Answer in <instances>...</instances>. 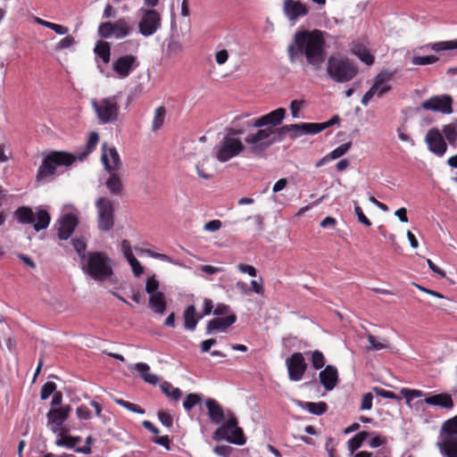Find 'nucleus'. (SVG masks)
I'll return each mask as SVG.
<instances>
[{"label": "nucleus", "instance_id": "obj_1", "mask_svg": "<svg viewBox=\"0 0 457 457\" xmlns=\"http://www.w3.org/2000/svg\"><path fill=\"white\" fill-rule=\"evenodd\" d=\"M328 33L320 29H302L295 33L287 46L291 63L305 59L306 64L313 70H320L326 60Z\"/></svg>", "mask_w": 457, "mask_h": 457}, {"label": "nucleus", "instance_id": "obj_2", "mask_svg": "<svg viewBox=\"0 0 457 457\" xmlns=\"http://www.w3.org/2000/svg\"><path fill=\"white\" fill-rule=\"evenodd\" d=\"M80 262L85 274L95 280H104L113 274L112 262L104 252H88Z\"/></svg>", "mask_w": 457, "mask_h": 457}, {"label": "nucleus", "instance_id": "obj_3", "mask_svg": "<svg viewBox=\"0 0 457 457\" xmlns=\"http://www.w3.org/2000/svg\"><path fill=\"white\" fill-rule=\"evenodd\" d=\"M328 78L337 83H346L355 78L358 67L355 62L343 55H330L326 62Z\"/></svg>", "mask_w": 457, "mask_h": 457}, {"label": "nucleus", "instance_id": "obj_4", "mask_svg": "<svg viewBox=\"0 0 457 457\" xmlns=\"http://www.w3.org/2000/svg\"><path fill=\"white\" fill-rule=\"evenodd\" d=\"M242 133V129H229L227 135L215 145L213 149L214 157L220 162H228L232 158L239 155L245 149V145L242 140L237 137Z\"/></svg>", "mask_w": 457, "mask_h": 457}, {"label": "nucleus", "instance_id": "obj_5", "mask_svg": "<svg viewBox=\"0 0 457 457\" xmlns=\"http://www.w3.org/2000/svg\"><path fill=\"white\" fill-rule=\"evenodd\" d=\"M73 155L65 152H53L46 155L37 173V181L48 182L53 179L58 166H70L73 163Z\"/></svg>", "mask_w": 457, "mask_h": 457}, {"label": "nucleus", "instance_id": "obj_6", "mask_svg": "<svg viewBox=\"0 0 457 457\" xmlns=\"http://www.w3.org/2000/svg\"><path fill=\"white\" fill-rule=\"evenodd\" d=\"M245 137V143L251 154L262 155L276 142L275 130L271 128H258Z\"/></svg>", "mask_w": 457, "mask_h": 457}, {"label": "nucleus", "instance_id": "obj_7", "mask_svg": "<svg viewBox=\"0 0 457 457\" xmlns=\"http://www.w3.org/2000/svg\"><path fill=\"white\" fill-rule=\"evenodd\" d=\"M14 218L21 224H31L36 231L46 229L51 221L50 213L37 208L36 213L29 206H21L14 212Z\"/></svg>", "mask_w": 457, "mask_h": 457}, {"label": "nucleus", "instance_id": "obj_8", "mask_svg": "<svg viewBox=\"0 0 457 457\" xmlns=\"http://www.w3.org/2000/svg\"><path fill=\"white\" fill-rule=\"evenodd\" d=\"M95 206L97 228L104 233L110 232L115 223L114 202L106 196H100L96 199Z\"/></svg>", "mask_w": 457, "mask_h": 457}, {"label": "nucleus", "instance_id": "obj_9", "mask_svg": "<svg viewBox=\"0 0 457 457\" xmlns=\"http://www.w3.org/2000/svg\"><path fill=\"white\" fill-rule=\"evenodd\" d=\"M228 420L218 428L213 439L216 441L226 440L237 445L245 444L243 429L237 426V420L231 411H228Z\"/></svg>", "mask_w": 457, "mask_h": 457}, {"label": "nucleus", "instance_id": "obj_10", "mask_svg": "<svg viewBox=\"0 0 457 457\" xmlns=\"http://www.w3.org/2000/svg\"><path fill=\"white\" fill-rule=\"evenodd\" d=\"M92 107L100 124L114 123L119 119L120 105L116 96L92 101Z\"/></svg>", "mask_w": 457, "mask_h": 457}, {"label": "nucleus", "instance_id": "obj_11", "mask_svg": "<svg viewBox=\"0 0 457 457\" xmlns=\"http://www.w3.org/2000/svg\"><path fill=\"white\" fill-rule=\"evenodd\" d=\"M139 13L140 20L138 21V31L143 37H151L161 29V13L154 8L141 7L139 9Z\"/></svg>", "mask_w": 457, "mask_h": 457}, {"label": "nucleus", "instance_id": "obj_12", "mask_svg": "<svg viewBox=\"0 0 457 457\" xmlns=\"http://www.w3.org/2000/svg\"><path fill=\"white\" fill-rule=\"evenodd\" d=\"M131 32L132 27L125 18H120L114 22H101L97 29L98 36L102 38L120 39L129 36Z\"/></svg>", "mask_w": 457, "mask_h": 457}, {"label": "nucleus", "instance_id": "obj_13", "mask_svg": "<svg viewBox=\"0 0 457 457\" xmlns=\"http://www.w3.org/2000/svg\"><path fill=\"white\" fill-rule=\"evenodd\" d=\"M72 408L70 405H63L57 408H52L46 413L47 425L54 434H65L69 431L64 427L65 421L70 417Z\"/></svg>", "mask_w": 457, "mask_h": 457}, {"label": "nucleus", "instance_id": "obj_14", "mask_svg": "<svg viewBox=\"0 0 457 457\" xmlns=\"http://www.w3.org/2000/svg\"><path fill=\"white\" fill-rule=\"evenodd\" d=\"M287 111L284 108H278L267 114L259 118L248 120L245 121V126L249 128H271L280 125L285 119Z\"/></svg>", "mask_w": 457, "mask_h": 457}, {"label": "nucleus", "instance_id": "obj_15", "mask_svg": "<svg viewBox=\"0 0 457 457\" xmlns=\"http://www.w3.org/2000/svg\"><path fill=\"white\" fill-rule=\"evenodd\" d=\"M288 378L291 381H300L307 370L308 365L302 353H294L286 359Z\"/></svg>", "mask_w": 457, "mask_h": 457}, {"label": "nucleus", "instance_id": "obj_16", "mask_svg": "<svg viewBox=\"0 0 457 457\" xmlns=\"http://www.w3.org/2000/svg\"><path fill=\"white\" fill-rule=\"evenodd\" d=\"M395 74L396 70L384 69L376 75L371 88L377 94V97L381 98L392 90L391 84Z\"/></svg>", "mask_w": 457, "mask_h": 457}, {"label": "nucleus", "instance_id": "obj_17", "mask_svg": "<svg viewBox=\"0 0 457 457\" xmlns=\"http://www.w3.org/2000/svg\"><path fill=\"white\" fill-rule=\"evenodd\" d=\"M421 107L427 111L450 114L453 112V98L449 95L435 96L424 101Z\"/></svg>", "mask_w": 457, "mask_h": 457}, {"label": "nucleus", "instance_id": "obj_18", "mask_svg": "<svg viewBox=\"0 0 457 457\" xmlns=\"http://www.w3.org/2000/svg\"><path fill=\"white\" fill-rule=\"evenodd\" d=\"M139 65L137 57L133 54L122 55L112 62V70L120 79H125Z\"/></svg>", "mask_w": 457, "mask_h": 457}, {"label": "nucleus", "instance_id": "obj_19", "mask_svg": "<svg viewBox=\"0 0 457 457\" xmlns=\"http://www.w3.org/2000/svg\"><path fill=\"white\" fill-rule=\"evenodd\" d=\"M283 12L289 21L295 22L309 13V6L300 0H284Z\"/></svg>", "mask_w": 457, "mask_h": 457}, {"label": "nucleus", "instance_id": "obj_20", "mask_svg": "<svg viewBox=\"0 0 457 457\" xmlns=\"http://www.w3.org/2000/svg\"><path fill=\"white\" fill-rule=\"evenodd\" d=\"M425 141L428 148L433 154L442 156L447 149V145L441 132L436 129H429L426 135Z\"/></svg>", "mask_w": 457, "mask_h": 457}, {"label": "nucleus", "instance_id": "obj_21", "mask_svg": "<svg viewBox=\"0 0 457 457\" xmlns=\"http://www.w3.org/2000/svg\"><path fill=\"white\" fill-rule=\"evenodd\" d=\"M58 237L67 240L73 234L79 224V219L74 213H64L58 220Z\"/></svg>", "mask_w": 457, "mask_h": 457}, {"label": "nucleus", "instance_id": "obj_22", "mask_svg": "<svg viewBox=\"0 0 457 457\" xmlns=\"http://www.w3.org/2000/svg\"><path fill=\"white\" fill-rule=\"evenodd\" d=\"M102 162L106 171H120L121 161L115 147L107 148L103 145Z\"/></svg>", "mask_w": 457, "mask_h": 457}, {"label": "nucleus", "instance_id": "obj_23", "mask_svg": "<svg viewBox=\"0 0 457 457\" xmlns=\"http://www.w3.org/2000/svg\"><path fill=\"white\" fill-rule=\"evenodd\" d=\"M237 320L235 314H230L225 318H214L207 322L206 333L212 334L213 332H224L234 324Z\"/></svg>", "mask_w": 457, "mask_h": 457}, {"label": "nucleus", "instance_id": "obj_24", "mask_svg": "<svg viewBox=\"0 0 457 457\" xmlns=\"http://www.w3.org/2000/svg\"><path fill=\"white\" fill-rule=\"evenodd\" d=\"M320 381L326 390H332L337 383V370L334 366L328 365L319 374Z\"/></svg>", "mask_w": 457, "mask_h": 457}, {"label": "nucleus", "instance_id": "obj_25", "mask_svg": "<svg viewBox=\"0 0 457 457\" xmlns=\"http://www.w3.org/2000/svg\"><path fill=\"white\" fill-rule=\"evenodd\" d=\"M340 119L337 115H334L329 120L326 122H303V129L304 135H316L322 130L339 123Z\"/></svg>", "mask_w": 457, "mask_h": 457}, {"label": "nucleus", "instance_id": "obj_26", "mask_svg": "<svg viewBox=\"0 0 457 457\" xmlns=\"http://www.w3.org/2000/svg\"><path fill=\"white\" fill-rule=\"evenodd\" d=\"M205 406L208 410L209 418L212 423L220 424L224 420V411L216 400L212 398L207 399L205 401Z\"/></svg>", "mask_w": 457, "mask_h": 457}, {"label": "nucleus", "instance_id": "obj_27", "mask_svg": "<svg viewBox=\"0 0 457 457\" xmlns=\"http://www.w3.org/2000/svg\"><path fill=\"white\" fill-rule=\"evenodd\" d=\"M109 176L105 180V187L111 195L118 196L123 193V184L119 171H107Z\"/></svg>", "mask_w": 457, "mask_h": 457}, {"label": "nucleus", "instance_id": "obj_28", "mask_svg": "<svg viewBox=\"0 0 457 457\" xmlns=\"http://www.w3.org/2000/svg\"><path fill=\"white\" fill-rule=\"evenodd\" d=\"M351 52L365 64L371 65L374 63V55L363 44L353 42L351 47Z\"/></svg>", "mask_w": 457, "mask_h": 457}, {"label": "nucleus", "instance_id": "obj_29", "mask_svg": "<svg viewBox=\"0 0 457 457\" xmlns=\"http://www.w3.org/2000/svg\"><path fill=\"white\" fill-rule=\"evenodd\" d=\"M183 319L185 328L193 331L195 329L198 321L202 319V316L197 314L195 306L191 304L185 309L183 312Z\"/></svg>", "mask_w": 457, "mask_h": 457}, {"label": "nucleus", "instance_id": "obj_30", "mask_svg": "<svg viewBox=\"0 0 457 457\" xmlns=\"http://www.w3.org/2000/svg\"><path fill=\"white\" fill-rule=\"evenodd\" d=\"M439 446L447 457H457V435L445 434Z\"/></svg>", "mask_w": 457, "mask_h": 457}, {"label": "nucleus", "instance_id": "obj_31", "mask_svg": "<svg viewBox=\"0 0 457 457\" xmlns=\"http://www.w3.org/2000/svg\"><path fill=\"white\" fill-rule=\"evenodd\" d=\"M134 370L138 373L140 378L148 384L156 385L160 380L158 376L151 373L150 366L145 362L136 363Z\"/></svg>", "mask_w": 457, "mask_h": 457}, {"label": "nucleus", "instance_id": "obj_32", "mask_svg": "<svg viewBox=\"0 0 457 457\" xmlns=\"http://www.w3.org/2000/svg\"><path fill=\"white\" fill-rule=\"evenodd\" d=\"M425 403L429 405L451 409L453 406L452 396L448 394H439L425 398Z\"/></svg>", "mask_w": 457, "mask_h": 457}, {"label": "nucleus", "instance_id": "obj_33", "mask_svg": "<svg viewBox=\"0 0 457 457\" xmlns=\"http://www.w3.org/2000/svg\"><path fill=\"white\" fill-rule=\"evenodd\" d=\"M149 306L157 314H163L166 310L167 303L163 293H156L150 295Z\"/></svg>", "mask_w": 457, "mask_h": 457}, {"label": "nucleus", "instance_id": "obj_34", "mask_svg": "<svg viewBox=\"0 0 457 457\" xmlns=\"http://www.w3.org/2000/svg\"><path fill=\"white\" fill-rule=\"evenodd\" d=\"M95 54L107 64L111 60V46L107 41H98L94 48Z\"/></svg>", "mask_w": 457, "mask_h": 457}, {"label": "nucleus", "instance_id": "obj_35", "mask_svg": "<svg viewBox=\"0 0 457 457\" xmlns=\"http://www.w3.org/2000/svg\"><path fill=\"white\" fill-rule=\"evenodd\" d=\"M420 48L421 49L429 48L436 53L448 51V50H455V49H457V39L431 43V44L423 46Z\"/></svg>", "mask_w": 457, "mask_h": 457}, {"label": "nucleus", "instance_id": "obj_36", "mask_svg": "<svg viewBox=\"0 0 457 457\" xmlns=\"http://www.w3.org/2000/svg\"><path fill=\"white\" fill-rule=\"evenodd\" d=\"M370 436L368 431H361L350 438L347 442L348 449L353 453L359 449L363 442Z\"/></svg>", "mask_w": 457, "mask_h": 457}, {"label": "nucleus", "instance_id": "obj_37", "mask_svg": "<svg viewBox=\"0 0 457 457\" xmlns=\"http://www.w3.org/2000/svg\"><path fill=\"white\" fill-rule=\"evenodd\" d=\"M443 133L448 143L452 146L457 147V120L444 126Z\"/></svg>", "mask_w": 457, "mask_h": 457}, {"label": "nucleus", "instance_id": "obj_38", "mask_svg": "<svg viewBox=\"0 0 457 457\" xmlns=\"http://www.w3.org/2000/svg\"><path fill=\"white\" fill-rule=\"evenodd\" d=\"M303 409L306 410L310 413L315 415H322L328 410V405L325 402L312 403L305 402L302 405Z\"/></svg>", "mask_w": 457, "mask_h": 457}, {"label": "nucleus", "instance_id": "obj_39", "mask_svg": "<svg viewBox=\"0 0 457 457\" xmlns=\"http://www.w3.org/2000/svg\"><path fill=\"white\" fill-rule=\"evenodd\" d=\"M166 116V109L164 106H159L154 111V119L152 121V131L159 130L164 124Z\"/></svg>", "mask_w": 457, "mask_h": 457}, {"label": "nucleus", "instance_id": "obj_40", "mask_svg": "<svg viewBox=\"0 0 457 457\" xmlns=\"http://www.w3.org/2000/svg\"><path fill=\"white\" fill-rule=\"evenodd\" d=\"M161 389L163 394L175 401L179 400V398L182 396V391L178 387H174L170 382H162L161 385Z\"/></svg>", "mask_w": 457, "mask_h": 457}, {"label": "nucleus", "instance_id": "obj_41", "mask_svg": "<svg viewBox=\"0 0 457 457\" xmlns=\"http://www.w3.org/2000/svg\"><path fill=\"white\" fill-rule=\"evenodd\" d=\"M61 438H58L55 441V444L58 446H65L67 448H74L75 445L80 442L81 437L80 436H66L65 434H59Z\"/></svg>", "mask_w": 457, "mask_h": 457}, {"label": "nucleus", "instance_id": "obj_42", "mask_svg": "<svg viewBox=\"0 0 457 457\" xmlns=\"http://www.w3.org/2000/svg\"><path fill=\"white\" fill-rule=\"evenodd\" d=\"M303 129H303V122L297 124H289L281 127L279 129V133L285 135L287 132H293L294 135L292 136V137L295 138L304 135Z\"/></svg>", "mask_w": 457, "mask_h": 457}, {"label": "nucleus", "instance_id": "obj_43", "mask_svg": "<svg viewBox=\"0 0 457 457\" xmlns=\"http://www.w3.org/2000/svg\"><path fill=\"white\" fill-rule=\"evenodd\" d=\"M438 60L439 58L436 55H413L411 59V62L413 65L424 66L436 63V62H438Z\"/></svg>", "mask_w": 457, "mask_h": 457}, {"label": "nucleus", "instance_id": "obj_44", "mask_svg": "<svg viewBox=\"0 0 457 457\" xmlns=\"http://www.w3.org/2000/svg\"><path fill=\"white\" fill-rule=\"evenodd\" d=\"M311 353V362L314 370H320L324 367L326 363V359L324 354L319 351L315 350L313 352L306 353Z\"/></svg>", "mask_w": 457, "mask_h": 457}, {"label": "nucleus", "instance_id": "obj_45", "mask_svg": "<svg viewBox=\"0 0 457 457\" xmlns=\"http://www.w3.org/2000/svg\"><path fill=\"white\" fill-rule=\"evenodd\" d=\"M202 402V395L199 394L191 393L188 394L184 402L183 407L186 411H189L192 410L196 404Z\"/></svg>", "mask_w": 457, "mask_h": 457}, {"label": "nucleus", "instance_id": "obj_46", "mask_svg": "<svg viewBox=\"0 0 457 457\" xmlns=\"http://www.w3.org/2000/svg\"><path fill=\"white\" fill-rule=\"evenodd\" d=\"M72 245L77 252L78 255L79 256L80 262L86 258L87 256L86 249H87V243L83 238L76 237L72 239Z\"/></svg>", "mask_w": 457, "mask_h": 457}, {"label": "nucleus", "instance_id": "obj_47", "mask_svg": "<svg viewBox=\"0 0 457 457\" xmlns=\"http://www.w3.org/2000/svg\"><path fill=\"white\" fill-rule=\"evenodd\" d=\"M113 401L120 406L121 407H124L125 409L132 411V412H136V413H138V414H144L145 413V410L142 409L139 405L137 404H135V403H129V402H127L123 399H120V398H114Z\"/></svg>", "mask_w": 457, "mask_h": 457}, {"label": "nucleus", "instance_id": "obj_48", "mask_svg": "<svg viewBox=\"0 0 457 457\" xmlns=\"http://www.w3.org/2000/svg\"><path fill=\"white\" fill-rule=\"evenodd\" d=\"M352 143H345L340 145L338 147L335 148L332 152H330L328 154L330 156V159L335 160L337 158H340L345 154L348 152V150L351 148Z\"/></svg>", "mask_w": 457, "mask_h": 457}, {"label": "nucleus", "instance_id": "obj_49", "mask_svg": "<svg viewBox=\"0 0 457 457\" xmlns=\"http://www.w3.org/2000/svg\"><path fill=\"white\" fill-rule=\"evenodd\" d=\"M160 287L159 281L156 279L155 276H152L147 278L145 283V292L150 295H155L158 292V288Z\"/></svg>", "mask_w": 457, "mask_h": 457}, {"label": "nucleus", "instance_id": "obj_50", "mask_svg": "<svg viewBox=\"0 0 457 457\" xmlns=\"http://www.w3.org/2000/svg\"><path fill=\"white\" fill-rule=\"evenodd\" d=\"M76 43V40L73 36L67 35L65 37L62 38L58 44L55 46L54 49L56 51H62L67 48L71 47Z\"/></svg>", "mask_w": 457, "mask_h": 457}, {"label": "nucleus", "instance_id": "obj_51", "mask_svg": "<svg viewBox=\"0 0 457 457\" xmlns=\"http://www.w3.org/2000/svg\"><path fill=\"white\" fill-rule=\"evenodd\" d=\"M56 390V385L54 382L48 381L45 383L41 388L40 397L42 400H46Z\"/></svg>", "mask_w": 457, "mask_h": 457}, {"label": "nucleus", "instance_id": "obj_52", "mask_svg": "<svg viewBox=\"0 0 457 457\" xmlns=\"http://www.w3.org/2000/svg\"><path fill=\"white\" fill-rule=\"evenodd\" d=\"M442 429L445 434L457 435V416L445 421Z\"/></svg>", "mask_w": 457, "mask_h": 457}, {"label": "nucleus", "instance_id": "obj_53", "mask_svg": "<svg viewBox=\"0 0 457 457\" xmlns=\"http://www.w3.org/2000/svg\"><path fill=\"white\" fill-rule=\"evenodd\" d=\"M127 261L129 263L132 271L137 278L140 277L145 272L144 267L141 265V263L135 256L128 259Z\"/></svg>", "mask_w": 457, "mask_h": 457}, {"label": "nucleus", "instance_id": "obj_54", "mask_svg": "<svg viewBox=\"0 0 457 457\" xmlns=\"http://www.w3.org/2000/svg\"><path fill=\"white\" fill-rule=\"evenodd\" d=\"M304 104H305V102L303 100H293L290 103L291 115L294 119L300 118V116H301L300 112H301V109L303 108V106L304 105Z\"/></svg>", "mask_w": 457, "mask_h": 457}, {"label": "nucleus", "instance_id": "obj_55", "mask_svg": "<svg viewBox=\"0 0 457 457\" xmlns=\"http://www.w3.org/2000/svg\"><path fill=\"white\" fill-rule=\"evenodd\" d=\"M76 414L79 420H88L92 418V412L89 408L84 404L79 405L76 410Z\"/></svg>", "mask_w": 457, "mask_h": 457}, {"label": "nucleus", "instance_id": "obj_56", "mask_svg": "<svg viewBox=\"0 0 457 457\" xmlns=\"http://www.w3.org/2000/svg\"><path fill=\"white\" fill-rule=\"evenodd\" d=\"M158 419L160 422L166 428H171L173 424V419L172 416L167 412L161 411L158 412Z\"/></svg>", "mask_w": 457, "mask_h": 457}, {"label": "nucleus", "instance_id": "obj_57", "mask_svg": "<svg viewBox=\"0 0 457 457\" xmlns=\"http://www.w3.org/2000/svg\"><path fill=\"white\" fill-rule=\"evenodd\" d=\"M386 443H387L386 436H381V435H378L376 436H373L369 441V445L371 448H378V447H380V446H383V445H386Z\"/></svg>", "mask_w": 457, "mask_h": 457}, {"label": "nucleus", "instance_id": "obj_58", "mask_svg": "<svg viewBox=\"0 0 457 457\" xmlns=\"http://www.w3.org/2000/svg\"><path fill=\"white\" fill-rule=\"evenodd\" d=\"M354 212L358 218L359 222L362 223L366 227L371 226L370 220L365 216V214L362 212V209L357 204H355L354 205Z\"/></svg>", "mask_w": 457, "mask_h": 457}, {"label": "nucleus", "instance_id": "obj_59", "mask_svg": "<svg viewBox=\"0 0 457 457\" xmlns=\"http://www.w3.org/2000/svg\"><path fill=\"white\" fill-rule=\"evenodd\" d=\"M373 391L378 396H381L386 399H398V396L394 392L385 390L381 387L376 386L373 388Z\"/></svg>", "mask_w": 457, "mask_h": 457}, {"label": "nucleus", "instance_id": "obj_60", "mask_svg": "<svg viewBox=\"0 0 457 457\" xmlns=\"http://www.w3.org/2000/svg\"><path fill=\"white\" fill-rule=\"evenodd\" d=\"M402 394L403 395L407 403H410L413 398L420 397L422 395V392L420 390L407 388L402 389Z\"/></svg>", "mask_w": 457, "mask_h": 457}, {"label": "nucleus", "instance_id": "obj_61", "mask_svg": "<svg viewBox=\"0 0 457 457\" xmlns=\"http://www.w3.org/2000/svg\"><path fill=\"white\" fill-rule=\"evenodd\" d=\"M372 400H373V395L371 393H366L362 395V399H361V406H360V409L364 411V410H370L371 407H372Z\"/></svg>", "mask_w": 457, "mask_h": 457}, {"label": "nucleus", "instance_id": "obj_62", "mask_svg": "<svg viewBox=\"0 0 457 457\" xmlns=\"http://www.w3.org/2000/svg\"><path fill=\"white\" fill-rule=\"evenodd\" d=\"M120 247L126 260L134 256L130 242L128 239H124L121 241Z\"/></svg>", "mask_w": 457, "mask_h": 457}, {"label": "nucleus", "instance_id": "obj_63", "mask_svg": "<svg viewBox=\"0 0 457 457\" xmlns=\"http://www.w3.org/2000/svg\"><path fill=\"white\" fill-rule=\"evenodd\" d=\"M237 269L242 273H246V274H248L251 277H256V275H257L256 269L253 266L250 265V264L239 263L237 265Z\"/></svg>", "mask_w": 457, "mask_h": 457}, {"label": "nucleus", "instance_id": "obj_64", "mask_svg": "<svg viewBox=\"0 0 457 457\" xmlns=\"http://www.w3.org/2000/svg\"><path fill=\"white\" fill-rule=\"evenodd\" d=\"M222 226V222L220 220H212L205 223L204 229L210 232H215L219 230Z\"/></svg>", "mask_w": 457, "mask_h": 457}]
</instances>
